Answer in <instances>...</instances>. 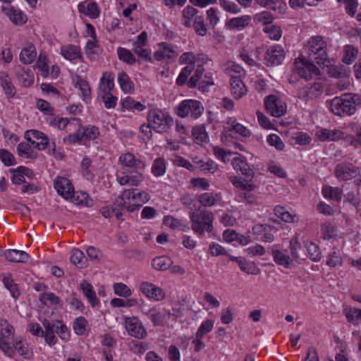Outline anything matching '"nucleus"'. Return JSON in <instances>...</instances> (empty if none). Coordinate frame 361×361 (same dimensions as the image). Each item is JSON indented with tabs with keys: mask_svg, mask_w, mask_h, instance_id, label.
<instances>
[{
	"mask_svg": "<svg viewBox=\"0 0 361 361\" xmlns=\"http://www.w3.org/2000/svg\"><path fill=\"white\" fill-rule=\"evenodd\" d=\"M360 104V97L353 93H344L340 97H335L325 102L328 109L334 115L339 116H349L354 114L357 106Z\"/></svg>",
	"mask_w": 361,
	"mask_h": 361,
	"instance_id": "nucleus-1",
	"label": "nucleus"
},
{
	"mask_svg": "<svg viewBox=\"0 0 361 361\" xmlns=\"http://www.w3.org/2000/svg\"><path fill=\"white\" fill-rule=\"evenodd\" d=\"M150 199L149 195L145 191H138L137 189H126L123 190L116 200V204L121 210L133 212L141 207Z\"/></svg>",
	"mask_w": 361,
	"mask_h": 361,
	"instance_id": "nucleus-2",
	"label": "nucleus"
},
{
	"mask_svg": "<svg viewBox=\"0 0 361 361\" xmlns=\"http://www.w3.org/2000/svg\"><path fill=\"white\" fill-rule=\"evenodd\" d=\"M192 230L199 235H202L204 232L211 233L214 230V214L207 209L199 207L195 210L191 209L190 214Z\"/></svg>",
	"mask_w": 361,
	"mask_h": 361,
	"instance_id": "nucleus-3",
	"label": "nucleus"
},
{
	"mask_svg": "<svg viewBox=\"0 0 361 361\" xmlns=\"http://www.w3.org/2000/svg\"><path fill=\"white\" fill-rule=\"evenodd\" d=\"M306 51L312 60H314L319 66L328 67L331 63L326 53V43L322 37H312L306 46Z\"/></svg>",
	"mask_w": 361,
	"mask_h": 361,
	"instance_id": "nucleus-4",
	"label": "nucleus"
},
{
	"mask_svg": "<svg viewBox=\"0 0 361 361\" xmlns=\"http://www.w3.org/2000/svg\"><path fill=\"white\" fill-rule=\"evenodd\" d=\"M147 120L152 129L158 133L167 132L173 123V118L170 114L159 109L149 111Z\"/></svg>",
	"mask_w": 361,
	"mask_h": 361,
	"instance_id": "nucleus-5",
	"label": "nucleus"
},
{
	"mask_svg": "<svg viewBox=\"0 0 361 361\" xmlns=\"http://www.w3.org/2000/svg\"><path fill=\"white\" fill-rule=\"evenodd\" d=\"M99 133L97 126L92 125L80 126L75 133L66 137L64 142L68 145H73L85 140H94L99 137Z\"/></svg>",
	"mask_w": 361,
	"mask_h": 361,
	"instance_id": "nucleus-6",
	"label": "nucleus"
},
{
	"mask_svg": "<svg viewBox=\"0 0 361 361\" xmlns=\"http://www.w3.org/2000/svg\"><path fill=\"white\" fill-rule=\"evenodd\" d=\"M204 111L202 103L195 99H185L182 101L177 108V115L181 118L190 116L197 118Z\"/></svg>",
	"mask_w": 361,
	"mask_h": 361,
	"instance_id": "nucleus-7",
	"label": "nucleus"
},
{
	"mask_svg": "<svg viewBox=\"0 0 361 361\" xmlns=\"http://www.w3.org/2000/svg\"><path fill=\"white\" fill-rule=\"evenodd\" d=\"M294 72L305 80H309L313 75H319L318 68L304 56L298 57L294 62Z\"/></svg>",
	"mask_w": 361,
	"mask_h": 361,
	"instance_id": "nucleus-8",
	"label": "nucleus"
},
{
	"mask_svg": "<svg viewBox=\"0 0 361 361\" xmlns=\"http://www.w3.org/2000/svg\"><path fill=\"white\" fill-rule=\"evenodd\" d=\"M118 161L125 171H140L145 169L147 164L140 159L136 158L130 152L122 154L118 159Z\"/></svg>",
	"mask_w": 361,
	"mask_h": 361,
	"instance_id": "nucleus-9",
	"label": "nucleus"
},
{
	"mask_svg": "<svg viewBox=\"0 0 361 361\" xmlns=\"http://www.w3.org/2000/svg\"><path fill=\"white\" fill-rule=\"evenodd\" d=\"M125 328L130 336L137 339H143L147 335L142 323L137 317H126Z\"/></svg>",
	"mask_w": 361,
	"mask_h": 361,
	"instance_id": "nucleus-10",
	"label": "nucleus"
},
{
	"mask_svg": "<svg viewBox=\"0 0 361 361\" xmlns=\"http://www.w3.org/2000/svg\"><path fill=\"white\" fill-rule=\"evenodd\" d=\"M359 173V168L350 163L338 164L335 169V176L341 181L351 180Z\"/></svg>",
	"mask_w": 361,
	"mask_h": 361,
	"instance_id": "nucleus-11",
	"label": "nucleus"
},
{
	"mask_svg": "<svg viewBox=\"0 0 361 361\" xmlns=\"http://www.w3.org/2000/svg\"><path fill=\"white\" fill-rule=\"evenodd\" d=\"M144 178L142 171H123L122 176H117V180L121 185L137 187L143 182Z\"/></svg>",
	"mask_w": 361,
	"mask_h": 361,
	"instance_id": "nucleus-12",
	"label": "nucleus"
},
{
	"mask_svg": "<svg viewBox=\"0 0 361 361\" xmlns=\"http://www.w3.org/2000/svg\"><path fill=\"white\" fill-rule=\"evenodd\" d=\"M209 61V59L206 54H195L191 51L183 53L179 58L180 63L190 65V66L193 67V69H195L196 66L195 64H197V66L201 65L202 67H204V65L207 64Z\"/></svg>",
	"mask_w": 361,
	"mask_h": 361,
	"instance_id": "nucleus-13",
	"label": "nucleus"
},
{
	"mask_svg": "<svg viewBox=\"0 0 361 361\" xmlns=\"http://www.w3.org/2000/svg\"><path fill=\"white\" fill-rule=\"evenodd\" d=\"M25 137L29 142L39 150L44 149L49 144L48 137L44 133L37 130H27Z\"/></svg>",
	"mask_w": 361,
	"mask_h": 361,
	"instance_id": "nucleus-14",
	"label": "nucleus"
},
{
	"mask_svg": "<svg viewBox=\"0 0 361 361\" xmlns=\"http://www.w3.org/2000/svg\"><path fill=\"white\" fill-rule=\"evenodd\" d=\"M140 290L145 297L154 301H161L166 297L165 292L161 288L149 282H142Z\"/></svg>",
	"mask_w": 361,
	"mask_h": 361,
	"instance_id": "nucleus-15",
	"label": "nucleus"
},
{
	"mask_svg": "<svg viewBox=\"0 0 361 361\" xmlns=\"http://www.w3.org/2000/svg\"><path fill=\"white\" fill-rule=\"evenodd\" d=\"M322 92V84L319 82H317L312 85H307L306 87L299 90L298 97L302 100L314 99L319 97Z\"/></svg>",
	"mask_w": 361,
	"mask_h": 361,
	"instance_id": "nucleus-16",
	"label": "nucleus"
},
{
	"mask_svg": "<svg viewBox=\"0 0 361 361\" xmlns=\"http://www.w3.org/2000/svg\"><path fill=\"white\" fill-rule=\"evenodd\" d=\"M224 132L231 136L233 135L232 133L243 137H249L251 135L250 131L245 126L238 123L234 117L228 118L226 126L224 127Z\"/></svg>",
	"mask_w": 361,
	"mask_h": 361,
	"instance_id": "nucleus-17",
	"label": "nucleus"
},
{
	"mask_svg": "<svg viewBox=\"0 0 361 361\" xmlns=\"http://www.w3.org/2000/svg\"><path fill=\"white\" fill-rule=\"evenodd\" d=\"M290 257L294 264V262L301 264L307 258V255L305 252V250L299 243L298 238H293L290 241Z\"/></svg>",
	"mask_w": 361,
	"mask_h": 361,
	"instance_id": "nucleus-18",
	"label": "nucleus"
},
{
	"mask_svg": "<svg viewBox=\"0 0 361 361\" xmlns=\"http://www.w3.org/2000/svg\"><path fill=\"white\" fill-rule=\"evenodd\" d=\"M343 133L338 129H327L324 128H317L315 136L317 140L322 142H335L339 140L343 137Z\"/></svg>",
	"mask_w": 361,
	"mask_h": 361,
	"instance_id": "nucleus-19",
	"label": "nucleus"
},
{
	"mask_svg": "<svg viewBox=\"0 0 361 361\" xmlns=\"http://www.w3.org/2000/svg\"><path fill=\"white\" fill-rule=\"evenodd\" d=\"M178 53L173 47L166 43L161 42L159 44V49L154 53V58L157 61L162 60H176Z\"/></svg>",
	"mask_w": 361,
	"mask_h": 361,
	"instance_id": "nucleus-20",
	"label": "nucleus"
},
{
	"mask_svg": "<svg viewBox=\"0 0 361 361\" xmlns=\"http://www.w3.org/2000/svg\"><path fill=\"white\" fill-rule=\"evenodd\" d=\"M286 97L285 95L276 92L272 94V116L280 117L287 111Z\"/></svg>",
	"mask_w": 361,
	"mask_h": 361,
	"instance_id": "nucleus-21",
	"label": "nucleus"
},
{
	"mask_svg": "<svg viewBox=\"0 0 361 361\" xmlns=\"http://www.w3.org/2000/svg\"><path fill=\"white\" fill-rule=\"evenodd\" d=\"M54 188L59 195L68 200L73 192V187L71 181L64 177H58L54 180Z\"/></svg>",
	"mask_w": 361,
	"mask_h": 361,
	"instance_id": "nucleus-22",
	"label": "nucleus"
},
{
	"mask_svg": "<svg viewBox=\"0 0 361 361\" xmlns=\"http://www.w3.org/2000/svg\"><path fill=\"white\" fill-rule=\"evenodd\" d=\"M57 324H59V320H55L51 322L47 319L42 321V325L44 328L42 337L44 338L46 343L49 346H52L57 343V338L55 335L56 325H57Z\"/></svg>",
	"mask_w": 361,
	"mask_h": 361,
	"instance_id": "nucleus-23",
	"label": "nucleus"
},
{
	"mask_svg": "<svg viewBox=\"0 0 361 361\" xmlns=\"http://www.w3.org/2000/svg\"><path fill=\"white\" fill-rule=\"evenodd\" d=\"M230 83L231 92L235 99H239L247 94V90L245 85L239 76L231 75Z\"/></svg>",
	"mask_w": 361,
	"mask_h": 361,
	"instance_id": "nucleus-24",
	"label": "nucleus"
},
{
	"mask_svg": "<svg viewBox=\"0 0 361 361\" xmlns=\"http://www.w3.org/2000/svg\"><path fill=\"white\" fill-rule=\"evenodd\" d=\"M2 9L13 24L23 25L27 22L26 16L20 10L11 6L2 7Z\"/></svg>",
	"mask_w": 361,
	"mask_h": 361,
	"instance_id": "nucleus-25",
	"label": "nucleus"
},
{
	"mask_svg": "<svg viewBox=\"0 0 361 361\" xmlns=\"http://www.w3.org/2000/svg\"><path fill=\"white\" fill-rule=\"evenodd\" d=\"M251 22V17L247 15L230 19L226 23V27L229 30H242Z\"/></svg>",
	"mask_w": 361,
	"mask_h": 361,
	"instance_id": "nucleus-26",
	"label": "nucleus"
},
{
	"mask_svg": "<svg viewBox=\"0 0 361 361\" xmlns=\"http://www.w3.org/2000/svg\"><path fill=\"white\" fill-rule=\"evenodd\" d=\"M13 345L14 352L16 351L24 359L30 360L32 357V348L27 341L16 340L13 341Z\"/></svg>",
	"mask_w": 361,
	"mask_h": 361,
	"instance_id": "nucleus-27",
	"label": "nucleus"
},
{
	"mask_svg": "<svg viewBox=\"0 0 361 361\" xmlns=\"http://www.w3.org/2000/svg\"><path fill=\"white\" fill-rule=\"evenodd\" d=\"M232 165L235 170L239 171L247 179H251L253 176V171L250 168L243 157H235L232 159Z\"/></svg>",
	"mask_w": 361,
	"mask_h": 361,
	"instance_id": "nucleus-28",
	"label": "nucleus"
},
{
	"mask_svg": "<svg viewBox=\"0 0 361 361\" xmlns=\"http://www.w3.org/2000/svg\"><path fill=\"white\" fill-rule=\"evenodd\" d=\"M114 87V75L112 73L104 72L99 85V94L109 93Z\"/></svg>",
	"mask_w": 361,
	"mask_h": 361,
	"instance_id": "nucleus-29",
	"label": "nucleus"
},
{
	"mask_svg": "<svg viewBox=\"0 0 361 361\" xmlns=\"http://www.w3.org/2000/svg\"><path fill=\"white\" fill-rule=\"evenodd\" d=\"M69 198L71 199L72 202H73L75 204H78L80 206L91 207L94 204L93 200L91 199L88 193L85 192H75L73 190L71 197H70Z\"/></svg>",
	"mask_w": 361,
	"mask_h": 361,
	"instance_id": "nucleus-30",
	"label": "nucleus"
},
{
	"mask_svg": "<svg viewBox=\"0 0 361 361\" xmlns=\"http://www.w3.org/2000/svg\"><path fill=\"white\" fill-rule=\"evenodd\" d=\"M0 84L8 98H13L15 96L16 93V88L7 73L0 72Z\"/></svg>",
	"mask_w": 361,
	"mask_h": 361,
	"instance_id": "nucleus-31",
	"label": "nucleus"
},
{
	"mask_svg": "<svg viewBox=\"0 0 361 361\" xmlns=\"http://www.w3.org/2000/svg\"><path fill=\"white\" fill-rule=\"evenodd\" d=\"M275 215L286 223L298 222L300 217L297 214H290L285 207L276 206L274 208Z\"/></svg>",
	"mask_w": 361,
	"mask_h": 361,
	"instance_id": "nucleus-32",
	"label": "nucleus"
},
{
	"mask_svg": "<svg viewBox=\"0 0 361 361\" xmlns=\"http://www.w3.org/2000/svg\"><path fill=\"white\" fill-rule=\"evenodd\" d=\"M16 75L24 87H28L34 82L32 71L29 68L25 69L23 67H18L16 70Z\"/></svg>",
	"mask_w": 361,
	"mask_h": 361,
	"instance_id": "nucleus-33",
	"label": "nucleus"
},
{
	"mask_svg": "<svg viewBox=\"0 0 361 361\" xmlns=\"http://www.w3.org/2000/svg\"><path fill=\"white\" fill-rule=\"evenodd\" d=\"M322 194L327 200L339 202L343 197V190L338 187L324 185L322 189Z\"/></svg>",
	"mask_w": 361,
	"mask_h": 361,
	"instance_id": "nucleus-34",
	"label": "nucleus"
},
{
	"mask_svg": "<svg viewBox=\"0 0 361 361\" xmlns=\"http://www.w3.org/2000/svg\"><path fill=\"white\" fill-rule=\"evenodd\" d=\"M78 8L80 13H83L91 18H96L99 15L98 6L94 1L90 2L88 4L81 2L78 4Z\"/></svg>",
	"mask_w": 361,
	"mask_h": 361,
	"instance_id": "nucleus-35",
	"label": "nucleus"
},
{
	"mask_svg": "<svg viewBox=\"0 0 361 361\" xmlns=\"http://www.w3.org/2000/svg\"><path fill=\"white\" fill-rule=\"evenodd\" d=\"M20 61L24 64L32 63L37 57L36 48L33 44L23 48L20 53Z\"/></svg>",
	"mask_w": 361,
	"mask_h": 361,
	"instance_id": "nucleus-36",
	"label": "nucleus"
},
{
	"mask_svg": "<svg viewBox=\"0 0 361 361\" xmlns=\"http://www.w3.org/2000/svg\"><path fill=\"white\" fill-rule=\"evenodd\" d=\"M182 16L183 25L188 27L192 26L196 18L201 16L198 15L197 10L191 6H188L183 9Z\"/></svg>",
	"mask_w": 361,
	"mask_h": 361,
	"instance_id": "nucleus-37",
	"label": "nucleus"
},
{
	"mask_svg": "<svg viewBox=\"0 0 361 361\" xmlns=\"http://www.w3.org/2000/svg\"><path fill=\"white\" fill-rule=\"evenodd\" d=\"M305 252L307 253V257H309L312 261L319 262L322 257V254L319 246L312 243L306 241L304 242V247Z\"/></svg>",
	"mask_w": 361,
	"mask_h": 361,
	"instance_id": "nucleus-38",
	"label": "nucleus"
},
{
	"mask_svg": "<svg viewBox=\"0 0 361 361\" xmlns=\"http://www.w3.org/2000/svg\"><path fill=\"white\" fill-rule=\"evenodd\" d=\"M80 286L84 295L87 298L92 306L94 307L98 305L99 300L93 290L92 286L85 281H82Z\"/></svg>",
	"mask_w": 361,
	"mask_h": 361,
	"instance_id": "nucleus-39",
	"label": "nucleus"
},
{
	"mask_svg": "<svg viewBox=\"0 0 361 361\" xmlns=\"http://www.w3.org/2000/svg\"><path fill=\"white\" fill-rule=\"evenodd\" d=\"M6 259L13 262L25 263L29 259V255L25 252L18 250H9L5 252Z\"/></svg>",
	"mask_w": 361,
	"mask_h": 361,
	"instance_id": "nucleus-40",
	"label": "nucleus"
},
{
	"mask_svg": "<svg viewBox=\"0 0 361 361\" xmlns=\"http://www.w3.org/2000/svg\"><path fill=\"white\" fill-rule=\"evenodd\" d=\"M255 20L262 24V29L264 32L271 33V12L264 11L256 14Z\"/></svg>",
	"mask_w": 361,
	"mask_h": 361,
	"instance_id": "nucleus-41",
	"label": "nucleus"
},
{
	"mask_svg": "<svg viewBox=\"0 0 361 361\" xmlns=\"http://www.w3.org/2000/svg\"><path fill=\"white\" fill-rule=\"evenodd\" d=\"M172 264V259L166 256L157 257L152 262V267L158 271H166L171 267Z\"/></svg>",
	"mask_w": 361,
	"mask_h": 361,
	"instance_id": "nucleus-42",
	"label": "nucleus"
},
{
	"mask_svg": "<svg viewBox=\"0 0 361 361\" xmlns=\"http://www.w3.org/2000/svg\"><path fill=\"white\" fill-rule=\"evenodd\" d=\"M61 55L69 61H73L80 57V51L78 47L69 44L64 46L61 49Z\"/></svg>",
	"mask_w": 361,
	"mask_h": 361,
	"instance_id": "nucleus-43",
	"label": "nucleus"
},
{
	"mask_svg": "<svg viewBox=\"0 0 361 361\" xmlns=\"http://www.w3.org/2000/svg\"><path fill=\"white\" fill-rule=\"evenodd\" d=\"M70 260L72 264L80 269L87 267V258L79 249L75 248L72 250Z\"/></svg>",
	"mask_w": 361,
	"mask_h": 361,
	"instance_id": "nucleus-44",
	"label": "nucleus"
},
{
	"mask_svg": "<svg viewBox=\"0 0 361 361\" xmlns=\"http://www.w3.org/2000/svg\"><path fill=\"white\" fill-rule=\"evenodd\" d=\"M18 154L25 159H36L37 152H34L31 145L27 142H20L17 146Z\"/></svg>",
	"mask_w": 361,
	"mask_h": 361,
	"instance_id": "nucleus-45",
	"label": "nucleus"
},
{
	"mask_svg": "<svg viewBox=\"0 0 361 361\" xmlns=\"http://www.w3.org/2000/svg\"><path fill=\"white\" fill-rule=\"evenodd\" d=\"M118 82L121 89L126 93L131 92L134 89V84L128 75L125 72H121L118 75Z\"/></svg>",
	"mask_w": 361,
	"mask_h": 361,
	"instance_id": "nucleus-46",
	"label": "nucleus"
},
{
	"mask_svg": "<svg viewBox=\"0 0 361 361\" xmlns=\"http://www.w3.org/2000/svg\"><path fill=\"white\" fill-rule=\"evenodd\" d=\"M198 201L204 207H212L220 201V197L217 194L204 192L198 196Z\"/></svg>",
	"mask_w": 361,
	"mask_h": 361,
	"instance_id": "nucleus-47",
	"label": "nucleus"
},
{
	"mask_svg": "<svg viewBox=\"0 0 361 361\" xmlns=\"http://www.w3.org/2000/svg\"><path fill=\"white\" fill-rule=\"evenodd\" d=\"M195 164V169H200L204 173H214L217 169V165L212 161H203L202 160H198L197 158L193 159Z\"/></svg>",
	"mask_w": 361,
	"mask_h": 361,
	"instance_id": "nucleus-48",
	"label": "nucleus"
},
{
	"mask_svg": "<svg viewBox=\"0 0 361 361\" xmlns=\"http://www.w3.org/2000/svg\"><path fill=\"white\" fill-rule=\"evenodd\" d=\"M275 262L285 268H291L294 265L291 257L281 251H276L272 253Z\"/></svg>",
	"mask_w": 361,
	"mask_h": 361,
	"instance_id": "nucleus-49",
	"label": "nucleus"
},
{
	"mask_svg": "<svg viewBox=\"0 0 361 361\" xmlns=\"http://www.w3.org/2000/svg\"><path fill=\"white\" fill-rule=\"evenodd\" d=\"M195 142L197 145H202L208 140V135L205 127L202 125L197 126L193 128L192 131Z\"/></svg>",
	"mask_w": 361,
	"mask_h": 361,
	"instance_id": "nucleus-50",
	"label": "nucleus"
},
{
	"mask_svg": "<svg viewBox=\"0 0 361 361\" xmlns=\"http://www.w3.org/2000/svg\"><path fill=\"white\" fill-rule=\"evenodd\" d=\"M145 315L151 320L154 326H159L165 319V315L161 311L153 307L145 312Z\"/></svg>",
	"mask_w": 361,
	"mask_h": 361,
	"instance_id": "nucleus-51",
	"label": "nucleus"
},
{
	"mask_svg": "<svg viewBox=\"0 0 361 361\" xmlns=\"http://www.w3.org/2000/svg\"><path fill=\"white\" fill-rule=\"evenodd\" d=\"M39 300L43 305H45L50 304L53 305L62 306L63 305V302L60 298L51 292L41 293L39 295Z\"/></svg>",
	"mask_w": 361,
	"mask_h": 361,
	"instance_id": "nucleus-52",
	"label": "nucleus"
},
{
	"mask_svg": "<svg viewBox=\"0 0 361 361\" xmlns=\"http://www.w3.org/2000/svg\"><path fill=\"white\" fill-rule=\"evenodd\" d=\"M321 238L324 240H331L336 236V227L330 223H324L321 225Z\"/></svg>",
	"mask_w": 361,
	"mask_h": 361,
	"instance_id": "nucleus-53",
	"label": "nucleus"
},
{
	"mask_svg": "<svg viewBox=\"0 0 361 361\" xmlns=\"http://www.w3.org/2000/svg\"><path fill=\"white\" fill-rule=\"evenodd\" d=\"M285 56V51L281 45H272V66L281 64Z\"/></svg>",
	"mask_w": 361,
	"mask_h": 361,
	"instance_id": "nucleus-54",
	"label": "nucleus"
},
{
	"mask_svg": "<svg viewBox=\"0 0 361 361\" xmlns=\"http://www.w3.org/2000/svg\"><path fill=\"white\" fill-rule=\"evenodd\" d=\"M3 283L5 288L9 290L13 298L15 299L18 298L20 291L18 285L13 282L11 274L4 276Z\"/></svg>",
	"mask_w": 361,
	"mask_h": 361,
	"instance_id": "nucleus-55",
	"label": "nucleus"
},
{
	"mask_svg": "<svg viewBox=\"0 0 361 361\" xmlns=\"http://www.w3.org/2000/svg\"><path fill=\"white\" fill-rule=\"evenodd\" d=\"M194 70V74L190 78L187 83L189 88H194L199 85V82L204 72V68L201 65L196 66Z\"/></svg>",
	"mask_w": 361,
	"mask_h": 361,
	"instance_id": "nucleus-56",
	"label": "nucleus"
},
{
	"mask_svg": "<svg viewBox=\"0 0 361 361\" xmlns=\"http://www.w3.org/2000/svg\"><path fill=\"white\" fill-rule=\"evenodd\" d=\"M166 171V161L164 158L156 159L152 166V173L156 177L163 176Z\"/></svg>",
	"mask_w": 361,
	"mask_h": 361,
	"instance_id": "nucleus-57",
	"label": "nucleus"
},
{
	"mask_svg": "<svg viewBox=\"0 0 361 361\" xmlns=\"http://www.w3.org/2000/svg\"><path fill=\"white\" fill-rule=\"evenodd\" d=\"M240 270L247 274H257V269L253 262L247 261L245 259L240 257L237 262Z\"/></svg>",
	"mask_w": 361,
	"mask_h": 361,
	"instance_id": "nucleus-58",
	"label": "nucleus"
},
{
	"mask_svg": "<svg viewBox=\"0 0 361 361\" xmlns=\"http://www.w3.org/2000/svg\"><path fill=\"white\" fill-rule=\"evenodd\" d=\"M0 338L9 339L14 335V329L6 320H0Z\"/></svg>",
	"mask_w": 361,
	"mask_h": 361,
	"instance_id": "nucleus-59",
	"label": "nucleus"
},
{
	"mask_svg": "<svg viewBox=\"0 0 361 361\" xmlns=\"http://www.w3.org/2000/svg\"><path fill=\"white\" fill-rule=\"evenodd\" d=\"M75 87H78L80 91V94L83 100H86L90 98L91 90L90 85L87 81L79 78L77 80Z\"/></svg>",
	"mask_w": 361,
	"mask_h": 361,
	"instance_id": "nucleus-60",
	"label": "nucleus"
},
{
	"mask_svg": "<svg viewBox=\"0 0 361 361\" xmlns=\"http://www.w3.org/2000/svg\"><path fill=\"white\" fill-rule=\"evenodd\" d=\"M343 52V61L345 64H351L357 56V50L351 45H346Z\"/></svg>",
	"mask_w": 361,
	"mask_h": 361,
	"instance_id": "nucleus-61",
	"label": "nucleus"
},
{
	"mask_svg": "<svg viewBox=\"0 0 361 361\" xmlns=\"http://www.w3.org/2000/svg\"><path fill=\"white\" fill-rule=\"evenodd\" d=\"M117 54L118 59L128 64H133L136 59L133 54L128 49L123 47L118 48Z\"/></svg>",
	"mask_w": 361,
	"mask_h": 361,
	"instance_id": "nucleus-62",
	"label": "nucleus"
},
{
	"mask_svg": "<svg viewBox=\"0 0 361 361\" xmlns=\"http://www.w3.org/2000/svg\"><path fill=\"white\" fill-rule=\"evenodd\" d=\"M346 319L350 322L361 320V310L355 307H347L344 310Z\"/></svg>",
	"mask_w": 361,
	"mask_h": 361,
	"instance_id": "nucleus-63",
	"label": "nucleus"
},
{
	"mask_svg": "<svg viewBox=\"0 0 361 361\" xmlns=\"http://www.w3.org/2000/svg\"><path fill=\"white\" fill-rule=\"evenodd\" d=\"M0 160L7 166L17 164L13 154L5 149H0Z\"/></svg>",
	"mask_w": 361,
	"mask_h": 361,
	"instance_id": "nucleus-64",
	"label": "nucleus"
}]
</instances>
